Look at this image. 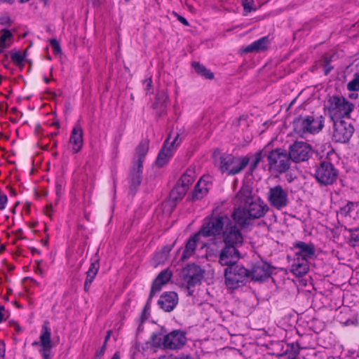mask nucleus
<instances>
[{"label": "nucleus", "mask_w": 359, "mask_h": 359, "mask_svg": "<svg viewBox=\"0 0 359 359\" xmlns=\"http://www.w3.org/2000/svg\"><path fill=\"white\" fill-rule=\"evenodd\" d=\"M237 197L244 201V205L235 209L232 217L241 227L248 226L253 219L264 217L268 211L269 208L262 200L250 196L245 190H241Z\"/></svg>", "instance_id": "f257e3e1"}, {"label": "nucleus", "mask_w": 359, "mask_h": 359, "mask_svg": "<svg viewBox=\"0 0 359 359\" xmlns=\"http://www.w3.org/2000/svg\"><path fill=\"white\" fill-rule=\"evenodd\" d=\"M224 276L226 287L230 290H236L245 284L250 273L242 266H231L225 269Z\"/></svg>", "instance_id": "f03ea898"}, {"label": "nucleus", "mask_w": 359, "mask_h": 359, "mask_svg": "<svg viewBox=\"0 0 359 359\" xmlns=\"http://www.w3.org/2000/svg\"><path fill=\"white\" fill-rule=\"evenodd\" d=\"M323 120L322 116L314 118L313 116L300 117L294 122L295 132L303 135L306 133H316L322 130Z\"/></svg>", "instance_id": "7ed1b4c3"}, {"label": "nucleus", "mask_w": 359, "mask_h": 359, "mask_svg": "<svg viewBox=\"0 0 359 359\" xmlns=\"http://www.w3.org/2000/svg\"><path fill=\"white\" fill-rule=\"evenodd\" d=\"M184 334L179 330H175L166 335L154 334L153 342L158 345H162L165 348L178 349L186 343Z\"/></svg>", "instance_id": "20e7f679"}, {"label": "nucleus", "mask_w": 359, "mask_h": 359, "mask_svg": "<svg viewBox=\"0 0 359 359\" xmlns=\"http://www.w3.org/2000/svg\"><path fill=\"white\" fill-rule=\"evenodd\" d=\"M228 222L229 217L226 215L205 218L198 233L203 237L221 235L225 224Z\"/></svg>", "instance_id": "39448f33"}, {"label": "nucleus", "mask_w": 359, "mask_h": 359, "mask_svg": "<svg viewBox=\"0 0 359 359\" xmlns=\"http://www.w3.org/2000/svg\"><path fill=\"white\" fill-rule=\"evenodd\" d=\"M248 163L245 157H235L232 155L224 154L220 156L219 169L222 172L236 175L240 172Z\"/></svg>", "instance_id": "423d86ee"}, {"label": "nucleus", "mask_w": 359, "mask_h": 359, "mask_svg": "<svg viewBox=\"0 0 359 359\" xmlns=\"http://www.w3.org/2000/svg\"><path fill=\"white\" fill-rule=\"evenodd\" d=\"M149 149L147 141H142L140 143L135 150L134 156V167L132 170V181L134 184L140 183V174L142 171V163L145 158Z\"/></svg>", "instance_id": "0eeeda50"}, {"label": "nucleus", "mask_w": 359, "mask_h": 359, "mask_svg": "<svg viewBox=\"0 0 359 359\" xmlns=\"http://www.w3.org/2000/svg\"><path fill=\"white\" fill-rule=\"evenodd\" d=\"M32 346H39V351L43 359H52V348L53 344L51 339V330L44 324L39 336V341H35L32 344Z\"/></svg>", "instance_id": "6e6552de"}, {"label": "nucleus", "mask_w": 359, "mask_h": 359, "mask_svg": "<svg viewBox=\"0 0 359 359\" xmlns=\"http://www.w3.org/2000/svg\"><path fill=\"white\" fill-rule=\"evenodd\" d=\"M223 241L227 246L238 247L243 242V236L237 225L229 217V222L225 224L222 233Z\"/></svg>", "instance_id": "1a4fd4ad"}, {"label": "nucleus", "mask_w": 359, "mask_h": 359, "mask_svg": "<svg viewBox=\"0 0 359 359\" xmlns=\"http://www.w3.org/2000/svg\"><path fill=\"white\" fill-rule=\"evenodd\" d=\"M290 155L280 149L272 151L269 156V164L271 170L278 172H285L290 165Z\"/></svg>", "instance_id": "9d476101"}, {"label": "nucleus", "mask_w": 359, "mask_h": 359, "mask_svg": "<svg viewBox=\"0 0 359 359\" xmlns=\"http://www.w3.org/2000/svg\"><path fill=\"white\" fill-rule=\"evenodd\" d=\"M354 106L344 98L333 97L332 107L330 110L332 121H340L347 116L353 111Z\"/></svg>", "instance_id": "9b49d317"}, {"label": "nucleus", "mask_w": 359, "mask_h": 359, "mask_svg": "<svg viewBox=\"0 0 359 359\" xmlns=\"http://www.w3.org/2000/svg\"><path fill=\"white\" fill-rule=\"evenodd\" d=\"M316 180L323 184H331L337 179V171L333 165L329 162H323L316 168Z\"/></svg>", "instance_id": "f8f14e48"}, {"label": "nucleus", "mask_w": 359, "mask_h": 359, "mask_svg": "<svg viewBox=\"0 0 359 359\" xmlns=\"http://www.w3.org/2000/svg\"><path fill=\"white\" fill-rule=\"evenodd\" d=\"M268 200L271 206L279 210L288 204V194L282 187L276 186L269 189Z\"/></svg>", "instance_id": "ddd939ff"}, {"label": "nucleus", "mask_w": 359, "mask_h": 359, "mask_svg": "<svg viewBox=\"0 0 359 359\" xmlns=\"http://www.w3.org/2000/svg\"><path fill=\"white\" fill-rule=\"evenodd\" d=\"M178 140V134L174 137L173 140H171V136H169V137L166 140L164 146L159 152L156 159V164L158 166H163L171 158L174 154V151L176 149V147L180 143Z\"/></svg>", "instance_id": "4468645a"}, {"label": "nucleus", "mask_w": 359, "mask_h": 359, "mask_svg": "<svg viewBox=\"0 0 359 359\" xmlns=\"http://www.w3.org/2000/svg\"><path fill=\"white\" fill-rule=\"evenodd\" d=\"M312 154L311 147L304 142H295L290 147V158L294 162L305 161Z\"/></svg>", "instance_id": "2eb2a0df"}, {"label": "nucleus", "mask_w": 359, "mask_h": 359, "mask_svg": "<svg viewBox=\"0 0 359 359\" xmlns=\"http://www.w3.org/2000/svg\"><path fill=\"white\" fill-rule=\"evenodd\" d=\"M184 280L187 284L188 288L201 283L203 278L204 271L198 266L189 264L182 271Z\"/></svg>", "instance_id": "dca6fc26"}, {"label": "nucleus", "mask_w": 359, "mask_h": 359, "mask_svg": "<svg viewBox=\"0 0 359 359\" xmlns=\"http://www.w3.org/2000/svg\"><path fill=\"white\" fill-rule=\"evenodd\" d=\"M334 132L333 138L336 142H346L352 136L353 128L349 123L344 121H333Z\"/></svg>", "instance_id": "f3484780"}, {"label": "nucleus", "mask_w": 359, "mask_h": 359, "mask_svg": "<svg viewBox=\"0 0 359 359\" xmlns=\"http://www.w3.org/2000/svg\"><path fill=\"white\" fill-rule=\"evenodd\" d=\"M272 271L271 266L264 262L255 264L250 273V277L255 281H262L269 278Z\"/></svg>", "instance_id": "a211bd4d"}, {"label": "nucleus", "mask_w": 359, "mask_h": 359, "mask_svg": "<svg viewBox=\"0 0 359 359\" xmlns=\"http://www.w3.org/2000/svg\"><path fill=\"white\" fill-rule=\"evenodd\" d=\"M239 259V252L235 246H227L222 250L219 256V263L223 266L234 264Z\"/></svg>", "instance_id": "6ab92c4d"}, {"label": "nucleus", "mask_w": 359, "mask_h": 359, "mask_svg": "<svg viewBox=\"0 0 359 359\" xmlns=\"http://www.w3.org/2000/svg\"><path fill=\"white\" fill-rule=\"evenodd\" d=\"M294 248L295 250V257H302L309 262L315 257V248L312 244L299 241L295 243Z\"/></svg>", "instance_id": "aec40b11"}, {"label": "nucleus", "mask_w": 359, "mask_h": 359, "mask_svg": "<svg viewBox=\"0 0 359 359\" xmlns=\"http://www.w3.org/2000/svg\"><path fill=\"white\" fill-rule=\"evenodd\" d=\"M83 130L80 125L76 124L73 128L69 144L74 153L79 152L83 146Z\"/></svg>", "instance_id": "412c9836"}, {"label": "nucleus", "mask_w": 359, "mask_h": 359, "mask_svg": "<svg viewBox=\"0 0 359 359\" xmlns=\"http://www.w3.org/2000/svg\"><path fill=\"white\" fill-rule=\"evenodd\" d=\"M212 186V177L209 175L203 176L196 184L193 197L194 199H201L208 192Z\"/></svg>", "instance_id": "4be33fe9"}, {"label": "nucleus", "mask_w": 359, "mask_h": 359, "mask_svg": "<svg viewBox=\"0 0 359 359\" xmlns=\"http://www.w3.org/2000/svg\"><path fill=\"white\" fill-rule=\"evenodd\" d=\"M178 302V297L176 292H168L163 293L159 300L158 305L165 311L169 312L173 310Z\"/></svg>", "instance_id": "5701e85b"}, {"label": "nucleus", "mask_w": 359, "mask_h": 359, "mask_svg": "<svg viewBox=\"0 0 359 359\" xmlns=\"http://www.w3.org/2000/svg\"><path fill=\"white\" fill-rule=\"evenodd\" d=\"M201 237L200 234L197 233L188 241L183 252V259H187L191 257L196 247L200 246L203 249L205 246V243L201 241Z\"/></svg>", "instance_id": "b1692460"}, {"label": "nucleus", "mask_w": 359, "mask_h": 359, "mask_svg": "<svg viewBox=\"0 0 359 359\" xmlns=\"http://www.w3.org/2000/svg\"><path fill=\"white\" fill-rule=\"evenodd\" d=\"M309 270V262L304 258L294 257L291 265V272L296 276H302L308 273Z\"/></svg>", "instance_id": "393cba45"}, {"label": "nucleus", "mask_w": 359, "mask_h": 359, "mask_svg": "<svg viewBox=\"0 0 359 359\" xmlns=\"http://www.w3.org/2000/svg\"><path fill=\"white\" fill-rule=\"evenodd\" d=\"M171 276L172 273L169 270H165L161 272L152 284L151 294H154L159 292L161 290L162 285L170 280Z\"/></svg>", "instance_id": "a878e982"}, {"label": "nucleus", "mask_w": 359, "mask_h": 359, "mask_svg": "<svg viewBox=\"0 0 359 359\" xmlns=\"http://www.w3.org/2000/svg\"><path fill=\"white\" fill-rule=\"evenodd\" d=\"M14 41V36L12 32L7 29L0 30V53L11 46Z\"/></svg>", "instance_id": "bb28decb"}, {"label": "nucleus", "mask_w": 359, "mask_h": 359, "mask_svg": "<svg viewBox=\"0 0 359 359\" xmlns=\"http://www.w3.org/2000/svg\"><path fill=\"white\" fill-rule=\"evenodd\" d=\"M269 43H270V41H269V37L264 36V37L254 41L250 45L248 46L245 48V52L262 51L267 48Z\"/></svg>", "instance_id": "cd10ccee"}, {"label": "nucleus", "mask_w": 359, "mask_h": 359, "mask_svg": "<svg viewBox=\"0 0 359 359\" xmlns=\"http://www.w3.org/2000/svg\"><path fill=\"white\" fill-rule=\"evenodd\" d=\"M196 178L195 171L193 168H188L181 176L177 183L189 190L190 185Z\"/></svg>", "instance_id": "c85d7f7f"}, {"label": "nucleus", "mask_w": 359, "mask_h": 359, "mask_svg": "<svg viewBox=\"0 0 359 359\" xmlns=\"http://www.w3.org/2000/svg\"><path fill=\"white\" fill-rule=\"evenodd\" d=\"M99 269V264L97 262H93L90 264V268L87 271L86 279L85 281L84 288L86 291H88L90 284L95 278Z\"/></svg>", "instance_id": "c756f323"}, {"label": "nucleus", "mask_w": 359, "mask_h": 359, "mask_svg": "<svg viewBox=\"0 0 359 359\" xmlns=\"http://www.w3.org/2000/svg\"><path fill=\"white\" fill-rule=\"evenodd\" d=\"M192 67H194V70L197 72V74L203 76L204 78L208 79H213V73H212L210 70L207 69L204 66H203L200 63L193 62Z\"/></svg>", "instance_id": "7c9ffc66"}, {"label": "nucleus", "mask_w": 359, "mask_h": 359, "mask_svg": "<svg viewBox=\"0 0 359 359\" xmlns=\"http://www.w3.org/2000/svg\"><path fill=\"white\" fill-rule=\"evenodd\" d=\"M187 191V189L177 184L170 192V198L173 201L181 199L184 196Z\"/></svg>", "instance_id": "2f4dec72"}, {"label": "nucleus", "mask_w": 359, "mask_h": 359, "mask_svg": "<svg viewBox=\"0 0 359 359\" xmlns=\"http://www.w3.org/2000/svg\"><path fill=\"white\" fill-rule=\"evenodd\" d=\"M11 61L17 66L22 67L24 65L25 55L20 51H13L11 53Z\"/></svg>", "instance_id": "473e14b6"}, {"label": "nucleus", "mask_w": 359, "mask_h": 359, "mask_svg": "<svg viewBox=\"0 0 359 359\" xmlns=\"http://www.w3.org/2000/svg\"><path fill=\"white\" fill-rule=\"evenodd\" d=\"M347 89L350 91L359 90V74H355L353 78L347 84Z\"/></svg>", "instance_id": "72a5a7b5"}, {"label": "nucleus", "mask_w": 359, "mask_h": 359, "mask_svg": "<svg viewBox=\"0 0 359 359\" xmlns=\"http://www.w3.org/2000/svg\"><path fill=\"white\" fill-rule=\"evenodd\" d=\"M243 6L246 11L256 9V6L254 5V0H243Z\"/></svg>", "instance_id": "f704fd0d"}, {"label": "nucleus", "mask_w": 359, "mask_h": 359, "mask_svg": "<svg viewBox=\"0 0 359 359\" xmlns=\"http://www.w3.org/2000/svg\"><path fill=\"white\" fill-rule=\"evenodd\" d=\"M50 44L52 47L53 51L55 53L58 54L60 53V51H61L60 46L58 41L56 39H51L50 41Z\"/></svg>", "instance_id": "c9c22d12"}, {"label": "nucleus", "mask_w": 359, "mask_h": 359, "mask_svg": "<svg viewBox=\"0 0 359 359\" xmlns=\"http://www.w3.org/2000/svg\"><path fill=\"white\" fill-rule=\"evenodd\" d=\"M8 201L7 196L0 191V210H4Z\"/></svg>", "instance_id": "e433bc0d"}, {"label": "nucleus", "mask_w": 359, "mask_h": 359, "mask_svg": "<svg viewBox=\"0 0 359 359\" xmlns=\"http://www.w3.org/2000/svg\"><path fill=\"white\" fill-rule=\"evenodd\" d=\"M169 251H170V249H168V250H167V252H160V253H157V254L156 255V257L157 259H158V258H159L161 260L158 262V263H157L156 264H155V266H157V264H160V263H161V262H163L165 259H167V257H168V255H167V254H168V252Z\"/></svg>", "instance_id": "4c0bfd02"}, {"label": "nucleus", "mask_w": 359, "mask_h": 359, "mask_svg": "<svg viewBox=\"0 0 359 359\" xmlns=\"http://www.w3.org/2000/svg\"><path fill=\"white\" fill-rule=\"evenodd\" d=\"M8 315L4 306H0V323L4 321L8 318Z\"/></svg>", "instance_id": "58836bf2"}, {"label": "nucleus", "mask_w": 359, "mask_h": 359, "mask_svg": "<svg viewBox=\"0 0 359 359\" xmlns=\"http://www.w3.org/2000/svg\"><path fill=\"white\" fill-rule=\"evenodd\" d=\"M11 23V20L8 16L5 15V16L0 18V25H10Z\"/></svg>", "instance_id": "ea45409f"}, {"label": "nucleus", "mask_w": 359, "mask_h": 359, "mask_svg": "<svg viewBox=\"0 0 359 359\" xmlns=\"http://www.w3.org/2000/svg\"><path fill=\"white\" fill-rule=\"evenodd\" d=\"M262 153L261 152H258L255 154V160H254V165L256 166L262 160Z\"/></svg>", "instance_id": "a19ab883"}, {"label": "nucleus", "mask_w": 359, "mask_h": 359, "mask_svg": "<svg viewBox=\"0 0 359 359\" xmlns=\"http://www.w3.org/2000/svg\"><path fill=\"white\" fill-rule=\"evenodd\" d=\"M177 20L181 22L182 23L183 25L187 26L189 25V22L188 21L183 17L180 16V15H178L177 16Z\"/></svg>", "instance_id": "79ce46f5"}, {"label": "nucleus", "mask_w": 359, "mask_h": 359, "mask_svg": "<svg viewBox=\"0 0 359 359\" xmlns=\"http://www.w3.org/2000/svg\"><path fill=\"white\" fill-rule=\"evenodd\" d=\"M351 239L355 241L357 243H359V235H355V233H352Z\"/></svg>", "instance_id": "37998d69"}, {"label": "nucleus", "mask_w": 359, "mask_h": 359, "mask_svg": "<svg viewBox=\"0 0 359 359\" xmlns=\"http://www.w3.org/2000/svg\"><path fill=\"white\" fill-rule=\"evenodd\" d=\"M146 83H147V84H146V85H147V88H146V90H147V91H149V89H150V88H151V80L150 79H148L147 81H146Z\"/></svg>", "instance_id": "c03bdc74"}, {"label": "nucleus", "mask_w": 359, "mask_h": 359, "mask_svg": "<svg viewBox=\"0 0 359 359\" xmlns=\"http://www.w3.org/2000/svg\"><path fill=\"white\" fill-rule=\"evenodd\" d=\"M120 358H121L120 353L118 352H116L111 359H120Z\"/></svg>", "instance_id": "a18cd8bd"}, {"label": "nucleus", "mask_w": 359, "mask_h": 359, "mask_svg": "<svg viewBox=\"0 0 359 359\" xmlns=\"http://www.w3.org/2000/svg\"><path fill=\"white\" fill-rule=\"evenodd\" d=\"M15 0H0V3H8V4H13Z\"/></svg>", "instance_id": "49530a36"}, {"label": "nucleus", "mask_w": 359, "mask_h": 359, "mask_svg": "<svg viewBox=\"0 0 359 359\" xmlns=\"http://www.w3.org/2000/svg\"><path fill=\"white\" fill-rule=\"evenodd\" d=\"M173 359H191L190 357L189 356H184V355H182V356H178V357H175V358Z\"/></svg>", "instance_id": "de8ad7c7"}, {"label": "nucleus", "mask_w": 359, "mask_h": 359, "mask_svg": "<svg viewBox=\"0 0 359 359\" xmlns=\"http://www.w3.org/2000/svg\"><path fill=\"white\" fill-rule=\"evenodd\" d=\"M356 96H357V95H355L354 93H352L350 95V97H351V98H355Z\"/></svg>", "instance_id": "09e8293b"}, {"label": "nucleus", "mask_w": 359, "mask_h": 359, "mask_svg": "<svg viewBox=\"0 0 359 359\" xmlns=\"http://www.w3.org/2000/svg\"><path fill=\"white\" fill-rule=\"evenodd\" d=\"M29 0H20V3L22 4L27 1H29Z\"/></svg>", "instance_id": "8fccbe9b"}, {"label": "nucleus", "mask_w": 359, "mask_h": 359, "mask_svg": "<svg viewBox=\"0 0 359 359\" xmlns=\"http://www.w3.org/2000/svg\"><path fill=\"white\" fill-rule=\"evenodd\" d=\"M109 338V333H108L106 339H105V342L107 341V339Z\"/></svg>", "instance_id": "3c124183"}, {"label": "nucleus", "mask_w": 359, "mask_h": 359, "mask_svg": "<svg viewBox=\"0 0 359 359\" xmlns=\"http://www.w3.org/2000/svg\"><path fill=\"white\" fill-rule=\"evenodd\" d=\"M328 72H329V69H325V74H327L328 73Z\"/></svg>", "instance_id": "603ef678"}, {"label": "nucleus", "mask_w": 359, "mask_h": 359, "mask_svg": "<svg viewBox=\"0 0 359 359\" xmlns=\"http://www.w3.org/2000/svg\"><path fill=\"white\" fill-rule=\"evenodd\" d=\"M45 82H46V83H48V79H45Z\"/></svg>", "instance_id": "864d4df0"}, {"label": "nucleus", "mask_w": 359, "mask_h": 359, "mask_svg": "<svg viewBox=\"0 0 359 359\" xmlns=\"http://www.w3.org/2000/svg\"><path fill=\"white\" fill-rule=\"evenodd\" d=\"M125 1H126V2H128V1H130V0H125Z\"/></svg>", "instance_id": "5fc2aeb1"}]
</instances>
